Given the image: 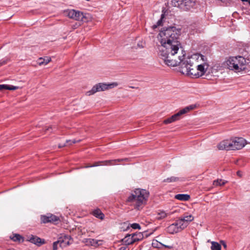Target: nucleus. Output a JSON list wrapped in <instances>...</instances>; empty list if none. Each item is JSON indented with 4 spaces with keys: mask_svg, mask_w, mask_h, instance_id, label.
I'll return each mask as SVG.
<instances>
[{
    "mask_svg": "<svg viewBox=\"0 0 250 250\" xmlns=\"http://www.w3.org/2000/svg\"><path fill=\"white\" fill-rule=\"evenodd\" d=\"M99 242H101V241H98L96 239L91 238L87 239L85 240V242L87 243V245H90L95 247L100 245V244H99Z\"/></svg>",
    "mask_w": 250,
    "mask_h": 250,
    "instance_id": "21",
    "label": "nucleus"
},
{
    "mask_svg": "<svg viewBox=\"0 0 250 250\" xmlns=\"http://www.w3.org/2000/svg\"><path fill=\"white\" fill-rule=\"evenodd\" d=\"M171 123H172V122L171 121L170 117L164 121V123L165 124H168Z\"/></svg>",
    "mask_w": 250,
    "mask_h": 250,
    "instance_id": "39",
    "label": "nucleus"
},
{
    "mask_svg": "<svg viewBox=\"0 0 250 250\" xmlns=\"http://www.w3.org/2000/svg\"><path fill=\"white\" fill-rule=\"evenodd\" d=\"M127 202L130 203L131 206H132L134 208L140 210L143 208L145 206L144 204H138V197L132 191L130 195L128 196L127 199Z\"/></svg>",
    "mask_w": 250,
    "mask_h": 250,
    "instance_id": "10",
    "label": "nucleus"
},
{
    "mask_svg": "<svg viewBox=\"0 0 250 250\" xmlns=\"http://www.w3.org/2000/svg\"><path fill=\"white\" fill-rule=\"evenodd\" d=\"M29 241L32 243H33L38 246H40L45 243L44 240L42 239L37 236L33 235H31L29 237Z\"/></svg>",
    "mask_w": 250,
    "mask_h": 250,
    "instance_id": "14",
    "label": "nucleus"
},
{
    "mask_svg": "<svg viewBox=\"0 0 250 250\" xmlns=\"http://www.w3.org/2000/svg\"><path fill=\"white\" fill-rule=\"evenodd\" d=\"M66 146V144H64V145H61V144H59V145H58V147H59V148H62V147H64V146Z\"/></svg>",
    "mask_w": 250,
    "mask_h": 250,
    "instance_id": "42",
    "label": "nucleus"
},
{
    "mask_svg": "<svg viewBox=\"0 0 250 250\" xmlns=\"http://www.w3.org/2000/svg\"><path fill=\"white\" fill-rule=\"evenodd\" d=\"M223 64L229 70L239 72L246 69V61L240 56L230 57L226 60Z\"/></svg>",
    "mask_w": 250,
    "mask_h": 250,
    "instance_id": "2",
    "label": "nucleus"
},
{
    "mask_svg": "<svg viewBox=\"0 0 250 250\" xmlns=\"http://www.w3.org/2000/svg\"><path fill=\"white\" fill-rule=\"evenodd\" d=\"M58 245L61 248H64L72 243V239L70 235H64L59 238L58 241Z\"/></svg>",
    "mask_w": 250,
    "mask_h": 250,
    "instance_id": "11",
    "label": "nucleus"
},
{
    "mask_svg": "<svg viewBox=\"0 0 250 250\" xmlns=\"http://www.w3.org/2000/svg\"><path fill=\"white\" fill-rule=\"evenodd\" d=\"M180 178L177 177L172 176L164 180V182L171 183L178 181Z\"/></svg>",
    "mask_w": 250,
    "mask_h": 250,
    "instance_id": "26",
    "label": "nucleus"
},
{
    "mask_svg": "<svg viewBox=\"0 0 250 250\" xmlns=\"http://www.w3.org/2000/svg\"><path fill=\"white\" fill-rule=\"evenodd\" d=\"M220 1H222V2H225L227 0H220Z\"/></svg>",
    "mask_w": 250,
    "mask_h": 250,
    "instance_id": "46",
    "label": "nucleus"
},
{
    "mask_svg": "<svg viewBox=\"0 0 250 250\" xmlns=\"http://www.w3.org/2000/svg\"><path fill=\"white\" fill-rule=\"evenodd\" d=\"M131 227L133 229H140L141 228L139 224L137 223H133L131 224Z\"/></svg>",
    "mask_w": 250,
    "mask_h": 250,
    "instance_id": "34",
    "label": "nucleus"
},
{
    "mask_svg": "<svg viewBox=\"0 0 250 250\" xmlns=\"http://www.w3.org/2000/svg\"><path fill=\"white\" fill-rule=\"evenodd\" d=\"M195 107V105H190L189 106H186L183 109L180 110L176 114H175L174 115L171 116L170 117L171 121H172V122H174L176 121L179 120L181 118V116L182 115L188 112L189 111L194 109Z\"/></svg>",
    "mask_w": 250,
    "mask_h": 250,
    "instance_id": "9",
    "label": "nucleus"
},
{
    "mask_svg": "<svg viewBox=\"0 0 250 250\" xmlns=\"http://www.w3.org/2000/svg\"><path fill=\"white\" fill-rule=\"evenodd\" d=\"M18 88V86H13V85H7V87H6V89L10 90H15Z\"/></svg>",
    "mask_w": 250,
    "mask_h": 250,
    "instance_id": "33",
    "label": "nucleus"
},
{
    "mask_svg": "<svg viewBox=\"0 0 250 250\" xmlns=\"http://www.w3.org/2000/svg\"><path fill=\"white\" fill-rule=\"evenodd\" d=\"M181 219H183L184 221L188 224V222L192 221L193 220L194 217L192 215H189L184 216L183 217H182Z\"/></svg>",
    "mask_w": 250,
    "mask_h": 250,
    "instance_id": "29",
    "label": "nucleus"
},
{
    "mask_svg": "<svg viewBox=\"0 0 250 250\" xmlns=\"http://www.w3.org/2000/svg\"><path fill=\"white\" fill-rule=\"evenodd\" d=\"M92 167H93V166H92V165H87L84 167H85V168Z\"/></svg>",
    "mask_w": 250,
    "mask_h": 250,
    "instance_id": "43",
    "label": "nucleus"
},
{
    "mask_svg": "<svg viewBox=\"0 0 250 250\" xmlns=\"http://www.w3.org/2000/svg\"><path fill=\"white\" fill-rule=\"evenodd\" d=\"M237 175L239 177H241L242 176V172L240 171H238L237 172Z\"/></svg>",
    "mask_w": 250,
    "mask_h": 250,
    "instance_id": "41",
    "label": "nucleus"
},
{
    "mask_svg": "<svg viewBox=\"0 0 250 250\" xmlns=\"http://www.w3.org/2000/svg\"><path fill=\"white\" fill-rule=\"evenodd\" d=\"M80 140L76 141V140H67L66 141V143H69V145H72V144H75L77 142H79Z\"/></svg>",
    "mask_w": 250,
    "mask_h": 250,
    "instance_id": "37",
    "label": "nucleus"
},
{
    "mask_svg": "<svg viewBox=\"0 0 250 250\" xmlns=\"http://www.w3.org/2000/svg\"><path fill=\"white\" fill-rule=\"evenodd\" d=\"M8 61V59L0 60V67L4 64H5Z\"/></svg>",
    "mask_w": 250,
    "mask_h": 250,
    "instance_id": "38",
    "label": "nucleus"
},
{
    "mask_svg": "<svg viewBox=\"0 0 250 250\" xmlns=\"http://www.w3.org/2000/svg\"><path fill=\"white\" fill-rule=\"evenodd\" d=\"M61 248L58 245V242H54L53 244V250H59Z\"/></svg>",
    "mask_w": 250,
    "mask_h": 250,
    "instance_id": "35",
    "label": "nucleus"
},
{
    "mask_svg": "<svg viewBox=\"0 0 250 250\" xmlns=\"http://www.w3.org/2000/svg\"><path fill=\"white\" fill-rule=\"evenodd\" d=\"M51 128H52L51 126L48 127L47 129H45V131L46 132L47 130H49V129H51Z\"/></svg>",
    "mask_w": 250,
    "mask_h": 250,
    "instance_id": "45",
    "label": "nucleus"
},
{
    "mask_svg": "<svg viewBox=\"0 0 250 250\" xmlns=\"http://www.w3.org/2000/svg\"><path fill=\"white\" fill-rule=\"evenodd\" d=\"M132 236L134 241V243L140 241L143 238V235L141 232L132 233Z\"/></svg>",
    "mask_w": 250,
    "mask_h": 250,
    "instance_id": "23",
    "label": "nucleus"
},
{
    "mask_svg": "<svg viewBox=\"0 0 250 250\" xmlns=\"http://www.w3.org/2000/svg\"><path fill=\"white\" fill-rule=\"evenodd\" d=\"M173 224L174 225H175V227H178L179 228V225H178V223L176 221L175 223H173Z\"/></svg>",
    "mask_w": 250,
    "mask_h": 250,
    "instance_id": "44",
    "label": "nucleus"
},
{
    "mask_svg": "<svg viewBox=\"0 0 250 250\" xmlns=\"http://www.w3.org/2000/svg\"><path fill=\"white\" fill-rule=\"evenodd\" d=\"M170 213H166L164 211H161L160 212L158 213L157 219H162L166 218L167 215H169Z\"/></svg>",
    "mask_w": 250,
    "mask_h": 250,
    "instance_id": "28",
    "label": "nucleus"
},
{
    "mask_svg": "<svg viewBox=\"0 0 250 250\" xmlns=\"http://www.w3.org/2000/svg\"><path fill=\"white\" fill-rule=\"evenodd\" d=\"M10 238L15 242H20L21 240L23 241V240L22 237L18 234H13L12 236L10 237Z\"/></svg>",
    "mask_w": 250,
    "mask_h": 250,
    "instance_id": "25",
    "label": "nucleus"
},
{
    "mask_svg": "<svg viewBox=\"0 0 250 250\" xmlns=\"http://www.w3.org/2000/svg\"><path fill=\"white\" fill-rule=\"evenodd\" d=\"M51 59L49 57H44V58H40L37 61V63L40 65H46L50 62H51Z\"/></svg>",
    "mask_w": 250,
    "mask_h": 250,
    "instance_id": "16",
    "label": "nucleus"
},
{
    "mask_svg": "<svg viewBox=\"0 0 250 250\" xmlns=\"http://www.w3.org/2000/svg\"><path fill=\"white\" fill-rule=\"evenodd\" d=\"M133 192L138 197V204L142 203L145 205L149 196V192L141 188L135 189Z\"/></svg>",
    "mask_w": 250,
    "mask_h": 250,
    "instance_id": "5",
    "label": "nucleus"
},
{
    "mask_svg": "<svg viewBox=\"0 0 250 250\" xmlns=\"http://www.w3.org/2000/svg\"><path fill=\"white\" fill-rule=\"evenodd\" d=\"M128 160H129V159L128 158L105 160V161H103V165H104V166H113V165H118V163H120V162H128Z\"/></svg>",
    "mask_w": 250,
    "mask_h": 250,
    "instance_id": "13",
    "label": "nucleus"
},
{
    "mask_svg": "<svg viewBox=\"0 0 250 250\" xmlns=\"http://www.w3.org/2000/svg\"><path fill=\"white\" fill-rule=\"evenodd\" d=\"M232 150H239L243 148L247 144L245 139L241 137H235L231 139Z\"/></svg>",
    "mask_w": 250,
    "mask_h": 250,
    "instance_id": "7",
    "label": "nucleus"
},
{
    "mask_svg": "<svg viewBox=\"0 0 250 250\" xmlns=\"http://www.w3.org/2000/svg\"><path fill=\"white\" fill-rule=\"evenodd\" d=\"M118 85L117 83H112L109 84L104 83H99L94 85L91 90L86 92V94L87 96H90L97 92L103 91L107 89H111Z\"/></svg>",
    "mask_w": 250,
    "mask_h": 250,
    "instance_id": "4",
    "label": "nucleus"
},
{
    "mask_svg": "<svg viewBox=\"0 0 250 250\" xmlns=\"http://www.w3.org/2000/svg\"><path fill=\"white\" fill-rule=\"evenodd\" d=\"M167 231L170 234H174L179 232L180 230L178 227L172 224L167 228Z\"/></svg>",
    "mask_w": 250,
    "mask_h": 250,
    "instance_id": "18",
    "label": "nucleus"
},
{
    "mask_svg": "<svg viewBox=\"0 0 250 250\" xmlns=\"http://www.w3.org/2000/svg\"><path fill=\"white\" fill-rule=\"evenodd\" d=\"M123 243L125 245H129L134 243V241L131 234H127L122 239Z\"/></svg>",
    "mask_w": 250,
    "mask_h": 250,
    "instance_id": "15",
    "label": "nucleus"
},
{
    "mask_svg": "<svg viewBox=\"0 0 250 250\" xmlns=\"http://www.w3.org/2000/svg\"><path fill=\"white\" fill-rule=\"evenodd\" d=\"M177 222L179 225V228L178 227V228L180 231L186 228L188 225L187 223H186L183 219H181V218L177 220Z\"/></svg>",
    "mask_w": 250,
    "mask_h": 250,
    "instance_id": "22",
    "label": "nucleus"
},
{
    "mask_svg": "<svg viewBox=\"0 0 250 250\" xmlns=\"http://www.w3.org/2000/svg\"><path fill=\"white\" fill-rule=\"evenodd\" d=\"M181 33L180 28L173 26L161 31L155 46L158 54L166 65L176 66L182 63L187 75L196 78L202 77L209 66L207 57L195 53L185 58L186 52L179 41Z\"/></svg>",
    "mask_w": 250,
    "mask_h": 250,
    "instance_id": "1",
    "label": "nucleus"
},
{
    "mask_svg": "<svg viewBox=\"0 0 250 250\" xmlns=\"http://www.w3.org/2000/svg\"><path fill=\"white\" fill-rule=\"evenodd\" d=\"M49 222H58L59 220V217H58L57 216L54 215H50L49 216Z\"/></svg>",
    "mask_w": 250,
    "mask_h": 250,
    "instance_id": "30",
    "label": "nucleus"
},
{
    "mask_svg": "<svg viewBox=\"0 0 250 250\" xmlns=\"http://www.w3.org/2000/svg\"><path fill=\"white\" fill-rule=\"evenodd\" d=\"M196 0H171V4L183 10H189L196 6Z\"/></svg>",
    "mask_w": 250,
    "mask_h": 250,
    "instance_id": "3",
    "label": "nucleus"
},
{
    "mask_svg": "<svg viewBox=\"0 0 250 250\" xmlns=\"http://www.w3.org/2000/svg\"><path fill=\"white\" fill-rule=\"evenodd\" d=\"M195 107V105H190L189 106H186L183 109L180 110L176 114H175L174 115L171 116L170 117L171 121H172V122H174L176 121L179 120L181 118V116L182 115L188 112L189 111L194 109Z\"/></svg>",
    "mask_w": 250,
    "mask_h": 250,
    "instance_id": "8",
    "label": "nucleus"
},
{
    "mask_svg": "<svg viewBox=\"0 0 250 250\" xmlns=\"http://www.w3.org/2000/svg\"><path fill=\"white\" fill-rule=\"evenodd\" d=\"M92 214L95 217H96L98 218H99L101 220H103L104 217V214L102 213L101 210L99 208H97V209L94 210L93 211Z\"/></svg>",
    "mask_w": 250,
    "mask_h": 250,
    "instance_id": "20",
    "label": "nucleus"
},
{
    "mask_svg": "<svg viewBox=\"0 0 250 250\" xmlns=\"http://www.w3.org/2000/svg\"><path fill=\"white\" fill-rule=\"evenodd\" d=\"M164 18V15L163 14H162L161 15V19L157 21V24H154L152 26V28L153 29H156L158 26H160L161 24H162V20H163V18Z\"/></svg>",
    "mask_w": 250,
    "mask_h": 250,
    "instance_id": "31",
    "label": "nucleus"
},
{
    "mask_svg": "<svg viewBox=\"0 0 250 250\" xmlns=\"http://www.w3.org/2000/svg\"><path fill=\"white\" fill-rule=\"evenodd\" d=\"M6 87H7V84H0V91L6 89Z\"/></svg>",
    "mask_w": 250,
    "mask_h": 250,
    "instance_id": "40",
    "label": "nucleus"
},
{
    "mask_svg": "<svg viewBox=\"0 0 250 250\" xmlns=\"http://www.w3.org/2000/svg\"><path fill=\"white\" fill-rule=\"evenodd\" d=\"M67 16L72 19L78 21H86V16L83 13L74 9L68 10L66 11Z\"/></svg>",
    "mask_w": 250,
    "mask_h": 250,
    "instance_id": "6",
    "label": "nucleus"
},
{
    "mask_svg": "<svg viewBox=\"0 0 250 250\" xmlns=\"http://www.w3.org/2000/svg\"><path fill=\"white\" fill-rule=\"evenodd\" d=\"M175 198L180 201H186L190 199V196L187 194H178L175 196Z\"/></svg>",
    "mask_w": 250,
    "mask_h": 250,
    "instance_id": "17",
    "label": "nucleus"
},
{
    "mask_svg": "<svg viewBox=\"0 0 250 250\" xmlns=\"http://www.w3.org/2000/svg\"><path fill=\"white\" fill-rule=\"evenodd\" d=\"M152 246L153 248H157V249H161L163 247H165L166 248H169V249L172 248L171 246L164 245L162 244V243H160L159 242H158L157 240H153L152 241Z\"/></svg>",
    "mask_w": 250,
    "mask_h": 250,
    "instance_id": "19",
    "label": "nucleus"
},
{
    "mask_svg": "<svg viewBox=\"0 0 250 250\" xmlns=\"http://www.w3.org/2000/svg\"><path fill=\"white\" fill-rule=\"evenodd\" d=\"M217 148L219 150H232V144L231 143V139L230 140H225L221 142L217 145Z\"/></svg>",
    "mask_w": 250,
    "mask_h": 250,
    "instance_id": "12",
    "label": "nucleus"
},
{
    "mask_svg": "<svg viewBox=\"0 0 250 250\" xmlns=\"http://www.w3.org/2000/svg\"><path fill=\"white\" fill-rule=\"evenodd\" d=\"M211 250H221V246L218 243L212 241L211 242Z\"/></svg>",
    "mask_w": 250,
    "mask_h": 250,
    "instance_id": "24",
    "label": "nucleus"
},
{
    "mask_svg": "<svg viewBox=\"0 0 250 250\" xmlns=\"http://www.w3.org/2000/svg\"><path fill=\"white\" fill-rule=\"evenodd\" d=\"M227 183V181H225L222 179H217L214 180L213 182V185L215 186H223Z\"/></svg>",
    "mask_w": 250,
    "mask_h": 250,
    "instance_id": "27",
    "label": "nucleus"
},
{
    "mask_svg": "<svg viewBox=\"0 0 250 250\" xmlns=\"http://www.w3.org/2000/svg\"><path fill=\"white\" fill-rule=\"evenodd\" d=\"M104 166L103 165V161L96 162H95L92 165V166H93V167H98V166Z\"/></svg>",
    "mask_w": 250,
    "mask_h": 250,
    "instance_id": "36",
    "label": "nucleus"
},
{
    "mask_svg": "<svg viewBox=\"0 0 250 250\" xmlns=\"http://www.w3.org/2000/svg\"><path fill=\"white\" fill-rule=\"evenodd\" d=\"M49 216H44L42 217V222L44 223L49 222Z\"/></svg>",
    "mask_w": 250,
    "mask_h": 250,
    "instance_id": "32",
    "label": "nucleus"
}]
</instances>
